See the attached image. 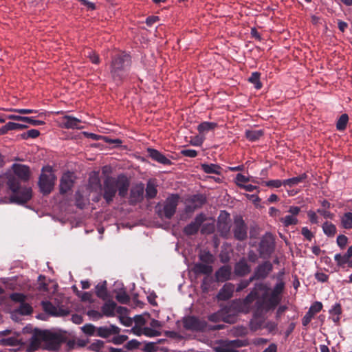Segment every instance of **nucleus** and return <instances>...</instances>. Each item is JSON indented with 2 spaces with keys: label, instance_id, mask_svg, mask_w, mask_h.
Masks as SVG:
<instances>
[{
  "label": "nucleus",
  "instance_id": "1",
  "mask_svg": "<svg viewBox=\"0 0 352 352\" xmlns=\"http://www.w3.org/2000/svg\"><path fill=\"white\" fill-rule=\"evenodd\" d=\"M130 181L124 174H120L117 177L107 176L102 184L98 173L91 175L89 179V187L91 191L102 192V197L107 204L113 201L117 192L121 198H124L128 194Z\"/></svg>",
  "mask_w": 352,
  "mask_h": 352
},
{
  "label": "nucleus",
  "instance_id": "33",
  "mask_svg": "<svg viewBox=\"0 0 352 352\" xmlns=\"http://www.w3.org/2000/svg\"><path fill=\"white\" fill-rule=\"evenodd\" d=\"M195 272L197 274L210 275L212 272V267L206 263H196L195 265Z\"/></svg>",
  "mask_w": 352,
  "mask_h": 352
},
{
  "label": "nucleus",
  "instance_id": "39",
  "mask_svg": "<svg viewBox=\"0 0 352 352\" xmlns=\"http://www.w3.org/2000/svg\"><path fill=\"white\" fill-rule=\"evenodd\" d=\"M157 193V190L156 188L155 184L149 180L146 184V197L147 199H153L156 197Z\"/></svg>",
  "mask_w": 352,
  "mask_h": 352
},
{
  "label": "nucleus",
  "instance_id": "56",
  "mask_svg": "<svg viewBox=\"0 0 352 352\" xmlns=\"http://www.w3.org/2000/svg\"><path fill=\"white\" fill-rule=\"evenodd\" d=\"M142 344V342L138 341L135 339L131 340L129 341L125 345L126 351H131V350H133L135 349L140 348V345Z\"/></svg>",
  "mask_w": 352,
  "mask_h": 352
},
{
  "label": "nucleus",
  "instance_id": "5",
  "mask_svg": "<svg viewBox=\"0 0 352 352\" xmlns=\"http://www.w3.org/2000/svg\"><path fill=\"white\" fill-rule=\"evenodd\" d=\"M281 300L270 294H263L254 304L255 315H262L263 313L274 310L279 305Z\"/></svg>",
  "mask_w": 352,
  "mask_h": 352
},
{
  "label": "nucleus",
  "instance_id": "12",
  "mask_svg": "<svg viewBox=\"0 0 352 352\" xmlns=\"http://www.w3.org/2000/svg\"><path fill=\"white\" fill-rule=\"evenodd\" d=\"M206 219L207 218L205 214L201 212L197 214L193 221L190 222L184 228L183 232L186 236L196 234L199 232L201 225L205 221H206Z\"/></svg>",
  "mask_w": 352,
  "mask_h": 352
},
{
  "label": "nucleus",
  "instance_id": "40",
  "mask_svg": "<svg viewBox=\"0 0 352 352\" xmlns=\"http://www.w3.org/2000/svg\"><path fill=\"white\" fill-rule=\"evenodd\" d=\"M324 233L328 236H333L336 233V227L331 222L326 221L322 225Z\"/></svg>",
  "mask_w": 352,
  "mask_h": 352
},
{
  "label": "nucleus",
  "instance_id": "49",
  "mask_svg": "<svg viewBox=\"0 0 352 352\" xmlns=\"http://www.w3.org/2000/svg\"><path fill=\"white\" fill-rule=\"evenodd\" d=\"M284 180H280V179H272L269 181L263 182L262 184L265 186L269 187V188H280L281 186H283Z\"/></svg>",
  "mask_w": 352,
  "mask_h": 352
},
{
  "label": "nucleus",
  "instance_id": "9",
  "mask_svg": "<svg viewBox=\"0 0 352 352\" xmlns=\"http://www.w3.org/2000/svg\"><path fill=\"white\" fill-rule=\"evenodd\" d=\"M275 242L272 234L265 233L261 238L258 245V252L261 258L269 257L274 250Z\"/></svg>",
  "mask_w": 352,
  "mask_h": 352
},
{
  "label": "nucleus",
  "instance_id": "61",
  "mask_svg": "<svg viewBox=\"0 0 352 352\" xmlns=\"http://www.w3.org/2000/svg\"><path fill=\"white\" fill-rule=\"evenodd\" d=\"M301 234L308 241H311L314 238V234L308 229L307 227H303L301 229Z\"/></svg>",
  "mask_w": 352,
  "mask_h": 352
},
{
  "label": "nucleus",
  "instance_id": "22",
  "mask_svg": "<svg viewBox=\"0 0 352 352\" xmlns=\"http://www.w3.org/2000/svg\"><path fill=\"white\" fill-rule=\"evenodd\" d=\"M232 268L230 265H223L215 272V278L218 282H225L231 278Z\"/></svg>",
  "mask_w": 352,
  "mask_h": 352
},
{
  "label": "nucleus",
  "instance_id": "20",
  "mask_svg": "<svg viewBox=\"0 0 352 352\" xmlns=\"http://www.w3.org/2000/svg\"><path fill=\"white\" fill-rule=\"evenodd\" d=\"M251 272L250 265H248L246 260L243 258L240 259L234 265V272L236 276L243 277Z\"/></svg>",
  "mask_w": 352,
  "mask_h": 352
},
{
  "label": "nucleus",
  "instance_id": "47",
  "mask_svg": "<svg viewBox=\"0 0 352 352\" xmlns=\"http://www.w3.org/2000/svg\"><path fill=\"white\" fill-rule=\"evenodd\" d=\"M334 259L337 263V265L339 267H344L345 264L349 265V262L350 261L351 258L349 256H347L346 254L342 255L341 254H336L334 256Z\"/></svg>",
  "mask_w": 352,
  "mask_h": 352
},
{
  "label": "nucleus",
  "instance_id": "55",
  "mask_svg": "<svg viewBox=\"0 0 352 352\" xmlns=\"http://www.w3.org/2000/svg\"><path fill=\"white\" fill-rule=\"evenodd\" d=\"M1 343L5 346H16L19 344V340L14 337L3 338L0 340Z\"/></svg>",
  "mask_w": 352,
  "mask_h": 352
},
{
  "label": "nucleus",
  "instance_id": "36",
  "mask_svg": "<svg viewBox=\"0 0 352 352\" xmlns=\"http://www.w3.org/2000/svg\"><path fill=\"white\" fill-rule=\"evenodd\" d=\"M263 135V130H246L245 132V138L251 141V142H255L260 139L261 137Z\"/></svg>",
  "mask_w": 352,
  "mask_h": 352
},
{
  "label": "nucleus",
  "instance_id": "19",
  "mask_svg": "<svg viewBox=\"0 0 352 352\" xmlns=\"http://www.w3.org/2000/svg\"><path fill=\"white\" fill-rule=\"evenodd\" d=\"M43 308L45 312L53 316H64L66 311L63 306H54L50 302H43Z\"/></svg>",
  "mask_w": 352,
  "mask_h": 352
},
{
  "label": "nucleus",
  "instance_id": "26",
  "mask_svg": "<svg viewBox=\"0 0 352 352\" xmlns=\"http://www.w3.org/2000/svg\"><path fill=\"white\" fill-rule=\"evenodd\" d=\"M201 170L207 174H215L220 175L221 174L222 168L215 164H201Z\"/></svg>",
  "mask_w": 352,
  "mask_h": 352
},
{
  "label": "nucleus",
  "instance_id": "35",
  "mask_svg": "<svg viewBox=\"0 0 352 352\" xmlns=\"http://www.w3.org/2000/svg\"><path fill=\"white\" fill-rule=\"evenodd\" d=\"M217 126V124L210 122H203L197 126V130L199 133L205 134L208 131L214 130Z\"/></svg>",
  "mask_w": 352,
  "mask_h": 352
},
{
  "label": "nucleus",
  "instance_id": "34",
  "mask_svg": "<svg viewBox=\"0 0 352 352\" xmlns=\"http://www.w3.org/2000/svg\"><path fill=\"white\" fill-rule=\"evenodd\" d=\"M84 56L89 58V60L95 65H98L100 63L99 55L92 49L86 48L83 51Z\"/></svg>",
  "mask_w": 352,
  "mask_h": 352
},
{
  "label": "nucleus",
  "instance_id": "2",
  "mask_svg": "<svg viewBox=\"0 0 352 352\" xmlns=\"http://www.w3.org/2000/svg\"><path fill=\"white\" fill-rule=\"evenodd\" d=\"M131 65V59L129 54L120 52L112 56L109 65V74L116 85H122L127 78Z\"/></svg>",
  "mask_w": 352,
  "mask_h": 352
},
{
  "label": "nucleus",
  "instance_id": "46",
  "mask_svg": "<svg viewBox=\"0 0 352 352\" xmlns=\"http://www.w3.org/2000/svg\"><path fill=\"white\" fill-rule=\"evenodd\" d=\"M81 331L86 335L89 336H96V333H97L98 327H95L94 324L91 323L85 324L81 328Z\"/></svg>",
  "mask_w": 352,
  "mask_h": 352
},
{
  "label": "nucleus",
  "instance_id": "17",
  "mask_svg": "<svg viewBox=\"0 0 352 352\" xmlns=\"http://www.w3.org/2000/svg\"><path fill=\"white\" fill-rule=\"evenodd\" d=\"M322 304L320 302L316 301L314 302L302 319V325L307 327L314 318L315 315L322 310Z\"/></svg>",
  "mask_w": 352,
  "mask_h": 352
},
{
  "label": "nucleus",
  "instance_id": "43",
  "mask_svg": "<svg viewBox=\"0 0 352 352\" xmlns=\"http://www.w3.org/2000/svg\"><path fill=\"white\" fill-rule=\"evenodd\" d=\"M349 122V116L347 114H342L338 118L336 123V129L338 131H344L346 128Z\"/></svg>",
  "mask_w": 352,
  "mask_h": 352
},
{
  "label": "nucleus",
  "instance_id": "23",
  "mask_svg": "<svg viewBox=\"0 0 352 352\" xmlns=\"http://www.w3.org/2000/svg\"><path fill=\"white\" fill-rule=\"evenodd\" d=\"M234 285L232 283H226L220 289L218 297L221 300H228L232 296Z\"/></svg>",
  "mask_w": 352,
  "mask_h": 352
},
{
  "label": "nucleus",
  "instance_id": "52",
  "mask_svg": "<svg viewBox=\"0 0 352 352\" xmlns=\"http://www.w3.org/2000/svg\"><path fill=\"white\" fill-rule=\"evenodd\" d=\"M263 329H266L269 333L275 334L278 329V324L274 321L264 322Z\"/></svg>",
  "mask_w": 352,
  "mask_h": 352
},
{
  "label": "nucleus",
  "instance_id": "45",
  "mask_svg": "<svg viewBox=\"0 0 352 352\" xmlns=\"http://www.w3.org/2000/svg\"><path fill=\"white\" fill-rule=\"evenodd\" d=\"M82 122L80 119L67 115V129H81Z\"/></svg>",
  "mask_w": 352,
  "mask_h": 352
},
{
  "label": "nucleus",
  "instance_id": "60",
  "mask_svg": "<svg viewBox=\"0 0 352 352\" xmlns=\"http://www.w3.org/2000/svg\"><path fill=\"white\" fill-rule=\"evenodd\" d=\"M180 153L185 157L191 158L197 156V151L194 149H183L181 151Z\"/></svg>",
  "mask_w": 352,
  "mask_h": 352
},
{
  "label": "nucleus",
  "instance_id": "48",
  "mask_svg": "<svg viewBox=\"0 0 352 352\" xmlns=\"http://www.w3.org/2000/svg\"><path fill=\"white\" fill-rule=\"evenodd\" d=\"M116 299L121 304H128L130 302V296L125 291H120L116 295Z\"/></svg>",
  "mask_w": 352,
  "mask_h": 352
},
{
  "label": "nucleus",
  "instance_id": "15",
  "mask_svg": "<svg viewBox=\"0 0 352 352\" xmlns=\"http://www.w3.org/2000/svg\"><path fill=\"white\" fill-rule=\"evenodd\" d=\"M10 298L15 302H21L16 309V312L21 315H29L32 311V307L25 302V296L20 293H14L10 295Z\"/></svg>",
  "mask_w": 352,
  "mask_h": 352
},
{
  "label": "nucleus",
  "instance_id": "4",
  "mask_svg": "<svg viewBox=\"0 0 352 352\" xmlns=\"http://www.w3.org/2000/svg\"><path fill=\"white\" fill-rule=\"evenodd\" d=\"M65 339V332L59 330L36 331L31 341V348L36 349L44 342L49 349H56Z\"/></svg>",
  "mask_w": 352,
  "mask_h": 352
},
{
  "label": "nucleus",
  "instance_id": "21",
  "mask_svg": "<svg viewBox=\"0 0 352 352\" xmlns=\"http://www.w3.org/2000/svg\"><path fill=\"white\" fill-rule=\"evenodd\" d=\"M148 155L154 161L157 162L164 165H170L171 161L159 151L148 148L147 149Z\"/></svg>",
  "mask_w": 352,
  "mask_h": 352
},
{
  "label": "nucleus",
  "instance_id": "25",
  "mask_svg": "<svg viewBox=\"0 0 352 352\" xmlns=\"http://www.w3.org/2000/svg\"><path fill=\"white\" fill-rule=\"evenodd\" d=\"M221 218V215L220 216L218 221V229L223 235H227L230 230L229 214L228 213H225L224 219Z\"/></svg>",
  "mask_w": 352,
  "mask_h": 352
},
{
  "label": "nucleus",
  "instance_id": "58",
  "mask_svg": "<svg viewBox=\"0 0 352 352\" xmlns=\"http://www.w3.org/2000/svg\"><path fill=\"white\" fill-rule=\"evenodd\" d=\"M128 339V337L124 335H114L111 342L115 344H121L124 343L126 340Z\"/></svg>",
  "mask_w": 352,
  "mask_h": 352
},
{
  "label": "nucleus",
  "instance_id": "42",
  "mask_svg": "<svg viewBox=\"0 0 352 352\" xmlns=\"http://www.w3.org/2000/svg\"><path fill=\"white\" fill-rule=\"evenodd\" d=\"M341 223L344 228H352V212H348L344 214L341 219Z\"/></svg>",
  "mask_w": 352,
  "mask_h": 352
},
{
  "label": "nucleus",
  "instance_id": "24",
  "mask_svg": "<svg viewBox=\"0 0 352 352\" xmlns=\"http://www.w3.org/2000/svg\"><path fill=\"white\" fill-rule=\"evenodd\" d=\"M116 303L113 300H108L101 307L102 316L107 317L115 316V310L116 309Z\"/></svg>",
  "mask_w": 352,
  "mask_h": 352
},
{
  "label": "nucleus",
  "instance_id": "54",
  "mask_svg": "<svg viewBox=\"0 0 352 352\" xmlns=\"http://www.w3.org/2000/svg\"><path fill=\"white\" fill-rule=\"evenodd\" d=\"M143 334L148 337H155L161 335V332L151 327L143 328Z\"/></svg>",
  "mask_w": 352,
  "mask_h": 352
},
{
  "label": "nucleus",
  "instance_id": "18",
  "mask_svg": "<svg viewBox=\"0 0 352 352\" xmlns=\"http://www.w3.org/2000/svg\"><path fill=\"white\" fill-rule=\"evenodd\" d=\"M144 189L142 184H138L131 189L129 201L131 205H135L143 200Z\"/></svg>",
  "mask_w": 352,
  "mask_h": 352
},
{
  "label": "nucleus",
  "instance_id": "51",
  "mask_svg": "<svg viewBox=\"0 0 352 352\" xmlns=\"http://www.w3.org/2000/svg\"><path fill=\"white\" fill-rule=\"evenodd\" d=\"M200 260L206 264H211L214 262V256L209 252H204L199 256Z\"/></svg>",
  "mask_w": 352,
  "mask_h": 352
},
{
  "label": "nucleus",
  "instance_id": "11",
  "mask_svg": "<svg viewBox=\"0 0 352 352\" xmlns=\"http://www.w3.org/2000/svg\"><path fill=\"white\" fill-rule=\"evenodd\" d=\"M272 270V263L269 261H263L254 269L253 274L250 276V280H264Z\"/></svg>",
  "mask_w": 352,
  "mask_h": 352
},
{
  "label": "nucleus",
  "instance_id": "44",
  "mask_svg": "<svg viewBox=\"0 0 352 352\" xmlns=\"http://www.w3.org/2000/svg\"><path fill=\"white\" fill-rule=\"evenodd\" d=\"M280 221L285 227L295 226L298 223V220L296 217L291 215H286L285 217H282Z\"/></svg>",
  "mask_w": 352,
  "mask_h": 352
},
{
  "label": "nucleus",
  "instance_id": "38",
  "mask_svg": "<svg viewBox=\"0 0 352 352\" xmlns=\"http://www.w3.org/2000/svg\"><path fill=\"white\" fill-rule=\"evenodd\" d=\"M206 202V198L201 194L195 195L189 199V203L195 205L197 209L200 208Z\"/></svg>",
  "mask_w": 352,
  "mask_h": 352
},
{
  "label": "nucleus",
  "instance_id": "8",
  "mask_svg": "<svg viewBox=\"0 0 352 352\" xmlns=\"http://www.w3.org/2000/svg\"><path fill=\"white\" fill-rule=\"evenodd\" d=\"M55 177L50 167L43 168L41 174L38 185L42 192L50 193L53 188Z\"/></svg>",
  "mask_w": 352,
  "mask_h": 352
},
{
  "label": "nucleus",
  "instance_id": "16",
  "mask_svg": "<svg viewBox=\"0 0 352 352\" xmlns=\"http://www.w3.org/2000/svg\"><path fill=\"white\" fill-rule=\"evenodd\" d=\"M120 332V328L115 324H109V326H101L98 327L96 336L102 338H109L114 335H118Z\"/></svg>",
  "mask_w": 352,
  "mask_h": 352
},
{
  "label": "nucleus",
  "instance_id": "41",
  "mask_svg": "<svg viewBox=\"0 0 352 352\" xmlns=\"http://www.w3.org/2000/svg\"><path fill=\"white\" fill-rule=\"evenodd\" d=\"M261 74L258 72H252L251 76H250L248 80L250 82L254 85V87L256 89H261L263 85L260 81Z\"/></svg>",
  "mask_w": 352,
  "mask_h": 352
},
{
  "label": "nucleus",
  "instance_id": "31",
  "mask_svg": "<svg viewBox=\"0 0 352 352\" xmlns=\"http://www.w3.org/2000/svg\"><path fill=\"white\" fill-rule=\"evenodd\" d=\"M342 307L340 303H336L332 308L329 310V314L332 317V320L338 324L340 320V315L342 314Z\"/></svg>",
  "mask_w": 352,
  "mask_h": 352
},
{
  "label": "nucleus",
  "instance_id": "64",
  "mask_svg": "<svg viewBox=\"0 0 352 352\" xmlns=\"http://www.w3.org/2000/svg\"><path fill=\"white\" fill-rule=\"evenodd\" d=\"M307 216L311 223L317 224L318 223V217L314 211L309 210L307 212Z\"/></svg>",
  "mask_w": 352,
  "mask_h": 352
},
{
  "label": "nucleus",
  "instance_id": "63",
  "mask_svg": "<svg viewBox=\"0 0 352 352\" xmlns=\"http://www.w3.org/2000/svg\"><path fill=\"white\" fill-rule=\"evenodd\" d=\"M142 349L146 352H153L157 350V346L153 342L145 343Z\"/></svg>",
  "mask_w": 352,
  "mask_h": 352
},
{
  "label": "nucleus",
  "instance_id": "32",
  "mask_svg": "<svg viewBox=\"0 0 352 352\" xmlns=\"http://www.w3.org/2000/svg\"><path fill=\"white\" fill-rule=\"evenodd\" d=\"M96 296L105 300L108 298V293L107 289V282L104 280L102 283H98L96 287Z\"/></svg>",
  "mask_w": 352,
  "mask_h": 352
},
{
  "label": "nucleus",
  "instance_id": "62",
  "mask_svg": "<svg viewBox=\"0 0 352 352\" xmlns=\"http://www.w3.org/2000/svg\"><path fill=\"white\" fill-rule=\"evenodd\" d=\"M40 133L36 129H30L23 135L24 138H35L39 135Z\"/></svg>",
  "mask_w": 352,
  "mask_h": 352
},
{
  "label": "nucleus",
  "instance_id": "14",
  "mask_svg": "<svg viewBox=\"0 0 352 352\" xmlns=\"http://www.w3.org/2000/svg\"><path fill=\"white\" fill-rule=\"evenodd\" d=\"M12 171H10L14 177L19 181L20 184V181H27L30 177V169L28 166L19 164H14L12 166ZM20 188H22L19 185Z\"/></svg>",
  "mask_w": 352,
  "mask_h": 352
},
{
  "label": "nucleus",
  "instance_id": "50",
  "mask_svg": "<svg viewBox=\"0 0 352 352\" xmlns=\"http://www.w3.org/2000/svg\"><path fill=\"white\" fill-rule=\"evenodd\" d=\"M75 204L76 206L80 209H82L86 205V200L79 191L76 192L75 194Z\"/></svg>",
  "mask_w": 352,
  "mask_h": 352
},
{
  "label": "nucleus",
  "instance_id": "30",
  "mask_svg": "<svg viewBox=\"0 0 352 352\" xmlns=\"http://www.w3.org/2000/svg\"><path fill=\"white\" fill-rule=\"evenodd\" d=\"M261 315H255L254 312V318L250 322V327L252 331H256L263 328L264 320L259 318Z\"/></svg>",
  "mask_w": 352,
  "mask_h": 352
},
{
  "label": "nucleus",
  "instance_id": "57",
  "mask_svg": "<svg viewBox=\"0 0 352 352\" xmlns=\"http://www.w3.org/2000/svg\"><path fill=\"white\" fill-rule=\"evenodd\" d=\"M348 243V238L344 234H340L337 237V244L341 248L344 249Z\"/></svg>",
  "mask_w": 352,
  "mask_h": 352
},
{
  "label": "nucleus",
  "instance_id": "13",
  "mask_svg": "<svg viewBox=\"0 0 352 352\" xmlns=\"http://www.w3.org/2000/svg\"><path fill=\"white\" fill-rule=\"evenodd\" d=\"M233 234L238 241H242L247 239L248 227L241 217H236L234 219Z\"/></svg>",
  "mask_w": 352,
  "mask_h": 352
},
{
  "label": "nucleus",
  "instance_id": "28",
  "mask_svg": "<svg viewBox=\"0 0 352 352\" xmlns=\"http://www.w3.org/2000/svg\"><path fill=\"white\" fill-rule=\"evenodd\" d=\"M215 352H239L231 347L228 340H220L214 347Z\"/></svg>",
  "mask_w": 352,
  "mask_h": 352
},
{
  "label": "nucleus",
  "instance_id": "53",
  "mask_svg": "<svg viewBox=\"0 0 352 352\" xmlns=\"http://www.w3.org/2000/svg\"><path fill=\"white\" fill-rule=\"evenodd\" d=\"M104 342L102 340H96L89 345V349L91 351L100 352V351L104 347Z\"/></svg>",
  "mask_w": 352,
  "mask_h": 352
},
{
  "label": "nucleus",
  "instance_id": "59",
  "mask_svg": "<svg viewBox=\"0 0 352 352\" xmlns=\"http://www.w3.org/2000/svg\"><path fill=\"white\" fill-rule=\"evenodd\" d=\"M28 126L19 123H15L9 122L7 123V128H8V131L10 130H19L27 128Z\"/></svg>",
  "mask_w": 352,
  "mask_h": 352
},
{
  "label": "nucleus",
  "instance_id": "37",
  "mask_svg": "<svg viewBox=\"0 0 352 352\" xmlns=\"http://www.w3.org/2000/svg\"><path fill=\"white\" fill-rule=\"evenodd\" d=\"M285 283L284 281L277 282L270 294L282 300V294L285 289Z\"/></svg>",
  "mask_w": 352,
  "mask_h": 352
},
{
  "label": "nucleus",
  "instance_id": "6",
  "mask_svg": "<svg viewBox=\"0 0 352 352\" xmlns=\"http://www.w3.org/2000/svg\"><path fill=\"white\" fill-rule=\"evenodd\" d=\"M260 298L258 293L256 290H252L250 294L243 300H237L233 301L231 307L238 312L248 314L252 310L254 312V305L252 303Z\"/></svg>",
  "mask_w": 352,
  "mask_h": 352
},
{
  "label": "nucleus",
  "instance_id": "29",
  "mask_svg": "<svg viewBox=\"0 0 352 352\" xmlns=\"http://www.w3.org/2000/svg\"><path fill=\"white\" fill-rule=\"evenodd\" d=\"M307 178V175L306 173H302L297 177H294L292 178L287 179L284 180L283 186H288L289 187H293L299 183L303 182Z\"/></svg>",
  "mask_w": 352,
  "mask_h": 352
},
{
  "label": "nucleus",
  "instance_id": "3",
  "mask_svg": "<svg viewBox=\"0 0 352 352\" xmlns=\"http://www.w3.org/2000/svg\"><path fill=\"white\" fill-rule=\"evenodd\" d=\"M6 184L12 194L10 197L11 203L23 204L28 202L32 196V189L30 187L20 188L19 181L10 173L0 175V188Z\"/></svg>",
  "mask_w": 352,
  "mask_h": 352
},
{
  "label": "nucleus",
  "instance_id": "10",
  "mask_svg": "<svg viewBox=\"0 0 352 352\" xmlns=\"http://www.w3.org/2000/svg\"><path fill=\"white\" fill-rule=\"evenodd\" d=\"M183 325L185 329L192 331H202L207 326L206 321L194 316L184 318Z\"/></svg>",
  "mask_w": 352,
  "mask_h": 352
},
{
  "label": "nucleus",
  "instance_id": "27",
  "mask_svg": "<svg viewBox=\"0 0 352 352\" xmlns=\"http://www.w3.org/2000/svg\"><path fill=\"white\" fill-rule=\"evenodd\" d=\"M208 320L213 322H218L220 321H224L226 322H234V321L230 320L228 316H225V313L223 310L218 311L215 313H213L208 316Z\"/></svg>",
  "mask_w": 352,
  "mask_h": 352
},
{
  "label": "nucleus",
  "instance_id": "7",
  "mask_svg": "<svg viewBox=\"0 0 352 352\" xmlns=\"http://www.w3.org/2000/svg\"><path fill=\"white\" fill-rule=\"evenodd\" d=\"M179 196L177 194H171L164 202L163 208L158 209V215L162 218L170 219L176 212L179 204Z\"/></svg>",
  "mask_w": 352,
  "mask_h": 352
}]
</instances>
